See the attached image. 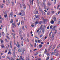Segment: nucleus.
Wrapping results in <instances>:
<instances>
[{
    "instance_id": "1a4fd4ad",
    "label": "nucleus",
    "mask_w": 60,
    "mask_h": 60,
    "mask_svg": "<svg viewBox=\"0 0 60 60\" xmlns=\"http://www.w3.org/2000/svg\"><path fill=\"white\" fill-rule=\"evenodd\" d=\"M52 45H51L50 47L49 48V49H48V50H50V49L51 48H52Z\"/></svg>"
},
{
    "instance_id": "052dcab7",
    "label": "nucleus",
    "mask_w": 60,
    "mask_h": 60,
    "mask_svg": "<svg viewBox=\"0 0 60 60\" xmlns=\"http://www.w3.org/2000/svg\"><path fill=\"white\" fill-rule=\"evenodd\" d=\"M7 50H6L5 51V53H6L7 52Z\"/></svg>"
},
{
    "instance_id": "0eeeda50",
    "label": "nucleus",
    "mask_w": 60,
    "mask_h": 60,
    "mask_svg": "<svg viewBox=\"0 0 60 60\" xmlns=\"http://www.w3.org/2000/svg\"><path fill=\"white\" fill-rule=\"evenodd\" d=\"M12 10L11 11V12L10 13V15L9 17H12Z\"/></svg>"
},
{
    "instance_id": "423d86ee",
    "label": "nucleus",
    "mask_w": 60,
    "mask_h": 60,
    "mask_svg": "<svg viewBox=\"0 0 60 60\" xmlns=\"http://www.w3.org/2000/svg\"><path fill=\"white\" fill-rule=\"evenodd\" d=\"M22 5L24 9H26V6L25 4H24V3H23H23Z\"/></svg>"
},
{
    "instance_id": "c03bdc74",
    "label": "nucleus",
    "mask_w": 60,
    "mask_h": 60,
    "mask_svg": "<svg viewBox=\"0 0 60 60\" xmlns=\"http://www.w3.org/2000/svg\"><path fill=\"white\" fill-rule=\"evenodd\" d=\"M59 8V5H58V6L57 9H58V8Z\"/></svg>"
},
{
    "instance_id": "864d4df0",
    "label": "nucleus",
    "mask_w": 60,
    "mask_h": 60,
    "mask_svg": "<svg viewBox=\"0 0 60 60\" xmlns=\"http://www.w3.org/2000/svg\"><path fill=\"white\" fill-rule=\"evenodd\" d=\"M11 60H13V59H13V58H12V57H11Z\"/></svg>"
},
{
    "instance_id": "6e6d98bb",
    "label": "nucleus",
    "mask_w": 60,
    "mask_h": 60,
    "mask_svg": "<svg viewBox=\"0 0 60 60\" xmlns=\"http://www.w3.org/2000/svg\"><path fill=\"white\" fill-rule=\"evenodd\" d=\"M50 60H54L53 59V58H52Z\"/></svg>"
},
{
    "instance_id": "a211bd4d",
    "label": "nucleus",
    "mask_w": 60,
    "mask_h": 60,
    "mask_svg": "<svg viewBox=\"0 0 60 60\" xmlns=\"http://www.w3.org/2000/svg\"><path fill=\"white\" fill-rule=\"evenodd\" d=\"M54 23V21L53 20H52L51 21V24H53Z\"/></svg>"
},
{
    "instance_id": "cd10ccee",
    "label": "nucleus",
    "mask_w": 60,
    "mask_h": 60,
    "mask_svg": "<svg viewBox=\"0 0 60 60\" xmlns=\"http://www.w3.org/2000/svg\"><path fill=\"white\" fill-rule=\"evenodd\" d=\"M20 22H19L18 23H17V25L19 26L20 25Z\"/></svg>"
},
{
    "instance_id": "a878e982",
    "label": "nucleus",
    "mask_w": 60,
    "mask_h": 60,
    "mask_svg": "<svg viewBox=\"0 0 60 60\" xmlns=\"http://www.w3.org/2000/svg\"><path fill=\"white\" fill-rule=\"evenodd\" d=\"M26 60L28 59V60H29V56H28V57L27 58H26Z\"/></svg>"
},
{
    "instance_id": "e2e57ef3",
    "label": "nucleus",
    "mask_w": 60,
    "mask_h": 60,
    "mask_svg": "<svg viewBox=\"0 0 60 60\" xmlns=\"http://www.w3.org/2000/svg\"><path fill=\"white\" fill-rule=\"evenodd\" d=\"M0 19H3V18L2 17H0Z\"/></svg>"
},
{
    "instance_id": "6e6552de",
    "label": "nucleus",
    "mask_w": 60,
    "mask_h": 60,
    "mask_svg": "<svg viewBox=\"0 0 60 60\" xmlns=\"http://www.w3.org/2000/svg\"><path fill=\"white\" fill-rule=\"evenodd\" d=\"M13 56L14 57H16V56H15V52H14L13 53Z\"/></svg>"
},
{
    "instance_id": "7c9ffc66",
    "label": "nucleus",
    "mask_w": 60,
    "mask_h": 60,
    "mask_svg": "<svg viewBox=\"0 0 60 60\" xmlns=\"http://www.w3.org/2000/svg\"><path fill=\"white\" fill-rule=\"evenodd\" d=\"M43 35L42 34L41 35H40V38H41L42 37Z\"/></svg>"
},
{
    "instance_id": "680f3d73",
    "label": "nucleus",
    "mask_w": 60,
    "mask_h": 60,
    "mask_svg": "<svg viewBox=\"0 0 60 60\" xmlns=\"http://www.w3.org/2000/svg\"><path fill=\"white\" fill-rule=\"evenodd\" d=\"M35 38H37V39H39V38L37 37L36 36Z\"/></svg>"
},
{
    "instance_id": "0e129e2a",
    "label": "nucleus",
    "mask_w": 60,
    "mask_h": 60,
    "mask_svg": "<svg viewBox=\"0 0 60 60\" xmlns=\"http://www.w3.org/2000/svg\"><path fill=\"white\" fill-rule=\"evenodd\" d=\"M27 36L28 37H29V34L28 33L27 34Z\"/></svg>"
},
{
    "instance_id": "412c9836",
    "label": "nucleus",
    "mask_w": 60,
    "mask_h": 60,
    "mask_svg": "<svg viewBox=\"0 0 60 60\" xmlns=\"http://www.w3.org/2000/svg\"><path fill=\"white\" fill-rule=\"evenodd\" d=\"M13 22V19H11V20L10 21L11 23H12Z\"/></svg>"
},
{
    "instance_id": "f3484780",
    "label": "nucleus",
    "mask_w": 60,
    "mask_h": 60,
    "mask_svg": "<svg viewBox=\"0 0 60 60\" xmlns=\"http://www.w3.org/2000/svg\"><path fill=\"white\" fill-rule=\"evenodd\" d=\"M38 6H39V4H40V1H39V0H38Z\"/></svg>"
},
{
    "instance_id": "39448f33",
    "label": "nucleus",
    "mask_w": 60,
    "mask_h": 60,
    "mask_svg": "<svg viewBox=\"0 0 60 60\" xmlns=\"http://www.w3.org/2000/svg\"><path fill=\"white\" fill-rule=\"evenodd\" d=\"M58 52H57V51H56V52L54 51L51 54V55H54V54H56V53H57Z\"/></svg>"
},
{
    "instance_id": "72a5a7b5",
    "label": "nucleus",
    "mask_w": 60,
    "mask_h": 60,
    "mask_svg": "<svg viewBox=\"0 0 60 60\" xmlns=\"http://www.w3.org/2000/svg\"><path fill=\"white\" fill-rule=\"evenodd\" d=\"M42 45H39V47L40 48H41L42 47Z\"/></svg>"
},
{
    "instance_id": "5701e85b",
    "label": "nucleus",
    "mask_w": 60,
    "mask_h": 60,
    "mask_svg": "<svg viewBox=\"0 0 60 60\" xmlns=\"http://www.w3.org/2000/svg\"><path fill=\"white\" fill-rule=\"evenodd\" d=\"M58 55H59V54H58V53H57L55 54V56H58Z\"/></svg>"
},
{
    "instance_id": "79ce46f5",
    "label": "nucleus",
    "mask_w": 60,
    "mask_h": 60,
    "mask_svg": "<svg viewBox=\"0 0 60 60\" xmlns=\"http://www.w3.org/2000/svg\"><path fill=\"white\" fill-rule=\"evenodd\" d=\"M38 22L37 21L35 22V23H36V24H38Z\"/></svg>"
},
{
    "instance_id": "de8ad7c7",
    "label": "nucleus",
    "mask_w": 60,
    "mask_h": 60,
    "mask_svg": "<svg viewBox=\"0 0 60 60\" xmlns=\"http://www.w3.org/2000/svg\"><path fill=\"white\" fill-rule=\"evenodd\" d=\"M35 42H36V43H37L38 42V41L36 40H35Z\"/></svg>"
},
{
    "instance_id": "f03ea898",
    "label": "nucleus",
    "mask_w": 60,
    "mask_h": 60,
    "mask_svg": "<svg viewBox=\"0 0 60 60\" xmlns=\"http://www.w3.org/2000/svg\"><path fill=\"white\" fill-rule=\"evenodd\" d=\"M47 52V49H45L44 52V53L45 54H46L47 55L49 56V54L48 52Z\"/></svg>"
},
{
    "instance_id": "3c124183",
    "label": "nucleus",
    "mask_w": 60,
    "mask_h": 60,
    "mask_svg": "<svg viewBox=\"0 0 60 60\" xmlns=\"http://www.w3.org/2000/svg\"><path fill=\"white\" fill-rule=\"evenodd\" d=\"M56 0H55V2H54V4H56Z\"/></svg>"
},
{
    "instance_id": "6ab92c4d",
    "label": "nucleus",
    "mask_w": 60,
    "mask_h": 60,
    "mask_svg": "<svg viewBox=\"0 0 60 60\" xmlns=\"http://www.w3.org/2000/svg\"><path fill=\"white\" fill-rule=\"evenodd\" d=\"M56 26H55L53 27V28H52V30H55V28H56Z\"/></svg>"
},
{
    "instance_id": "5fc2aeb1",
    "label": "nucleus",
    "mask_w": 60,
    "mask_h": 60,
    "mask_svg": "<svg viewBox=\"0 0 60 60\" xmlns=\"http://www.w3.org/2000/svg\"><path fill=\"white\" fill-rule=\"evenodd\" d=\"M49 59V56H48L47 57V58L46 59Z\"/></svg>"
},
{
    "instance_id": "37998d69",
    "label": "nucleus",
    "mask_w": 60,
    "mask_h": 60,
    "mask_svg": "<svg viewBox=\"0 0 60 60\" xmlns=\"http://www.w3.org/2000/svg\"><path fill=\"white\" fill-rule=\"evenodd\" d=\"M52 38H54V37L55 36V35H54V34H52Z\"/></svg>"
},
{
    "instance_id": "4be33fe9",
    "label": "nucleus",
    "mask_w": 60,
    "mask_h": 60,
    "mask_svg": "<svg viewBox=\"0 0 60 60\" xmlns=\"http://www.w3.org/2000/svg\"><path fill=\"white\" fill-rule=\"evenodd\" d=\"M19 33L20 34L21 33V29L19 30Z\"/></svg>"
},
{
    "instance_id": "bf43d9fd",
    "label": "nucleus",
    "mask_w": 60,
    "mask_h": 60,
    "mask_svg": "<svg viewBox=\"0 0 60 60\" xmlns=\"http://www.w3.org/2000/svg\"><path fill=\"white\" fill-rule=\"evenodd\" d=\"M49 26H48L47 28V29H49Z\"/></svg>"
},
{
    "instance_id": "09e8293b",
    "label": "nucleus",
    "mask_w": 60,
    "mask_h": 60,
    "mask_svg": "<svg viewBox=\"0 0 60 60\" xmlns=\"http://www.w3.org/2000/svg\"><path fill=\"white\" fill-rule=\"evenodd\" d=\"M11 53V52L10 51H9L8 52V54H10Z\"/></svg>"
},
{
    "instance_id": "473e14b6",
    "label": "nucleus",
    "mask_w": 60,
    "mask_h": 60,
    "mask_svg": "<svg viewBox=\"0 0 60 60\" xmlns=\"http://www.w3.org/2000/svg\"><path fill=\"white\" fill-rule=\"evenodd\" d=\"M50 12H47V15H49L50 14Z\"/></svg>"
},
{
    "instance_id": "4d7b16f0",
    "label": "nucleus",
    "mask_w": 60,
    "mask_h": 60,
    "mask_svg": "<svg viewBox=\"0 0 60 60\" xmlns=\"http://www.w3.org/2000/svg\"><path fill=\"white\" fill-rule=\"evenodd\" d=\"M38 42H39V43H40L41 42V41L40 40H39L38 41Z\"/></svg>"
},
{
    "instance_id": "4c0bfd02",
    "label": "nucleus",
    "mask_w": 60,
    "mask_h": 60,
    "mask_svg": "<svg viewBox=\"0 0 60 60\" xmlns=\"http://www.w3.org/2000/svg\"><path fill=\"white\" fill-rule=\"evenodd\" d=\"M38 18H40V16L39 15H38Z\"/></svg>"
},
{
    "instance_id": "4468645a",
    "label": "nucleus",
    "mask_w": 60,
    "mask_h": 60,
    "mask_svg": "<svg viewBox=\"0 0 60 60\" xmlns=\"http://www.w3.org/2000/svg\"><path fill=\"white\" fill-rule=\"evenodd\" d=\"M39 52H36V54H34V55L35 56H37L38 55V54Z\"/></svg>"
},
{
    "instance_id": "9d476101",
    "label": "nucleus",
    "mask_w": 60,
    "mask_h": 60,
    "mask_svg": "<svg viewBox=\"0 0 60 60\" xmlns=\"http://www.w3.org/2000/svg\"><path fill=\"white\" fill-rule=\"evenodd\" d=\"M30 4H31V3H32V4H33V2H34V0H30Z\"/></svg>"
},
{
    "instance_id": "c756f323",
    "label": "nucleus",
    "mask_w": 60,
    "mask_h": 60,
    "mask_svg": "<svg viewBox=\"0 0 60 60\" xmlns=\"http://www.w3.org/2000/svg\"><path fill=\"white\" fill-rule=\"evenodd\" d=\"M2 34L4 36V32H2Z\"/></svg>"
},
{
    "instance_id": "8fccbe9b",
    "label": "nucleus",
    "mask_w": 60,
    "mask_h": 60,
    "mask_svg": "<svg viewBox=\"0 0 60 60\" xmlns=\"http://www.w3.org/2000/svg\"><path fill=\"white\" fill-rule=\"evenodd\" d=\"M22 28L23 30H24V29H25V28H24V26L22 27Z\"/></svg>"
},
{
    "instance_id": "f257e3e1",
    "label": "nucleus",
    "mask_w": 60,
    "mask_h": 60,
    "mask_svg": "<svg viewBox=\"0 0 60 60\" xmlns=\"http://www.w3.org/2000/svg\"><path fill=\"white\" fill-rule=\"evenodd\" d=\"M44 2H43V5H44V8L45 9H46V4H45V3L44 2H45L46 0H44L43 1Z\"/></svg>"
},
{
    "instance_id": "f8f14e48",
    "label": "nucleus",
    "mask_w": 60,
    "mask_h": 60,
    "mask_svg": "<svg viewBox=\"0 0 60 60\" xmlns=\"http://www.w3.org/2000/svg\"><path fill=\"white\" fill-rule=\"evenodd\" d=\"M12 35H13V38H14H14L15 39V37L14 35H15V34H13V33H12Z\"/></svg>"
},
{
    "instance_id": "dca6fc26",
    "label": "nucleus",
    "mask_w": 60,
    "mask_h": 60,
    "mask_svg": "<svg viewBox=\"0 0 60 60\" xmlns=\"http://www.w3.org/2000/svg\"><path fill=\"white\" fill-rule=\"evenodd\" d=\"M43 22H42V21H41L39 22H38V24H41Z\"/></svg>"
},
{
    "instance_id": "c9c22d12",
    "label": "nucleus",
    "mask_w": 60,
    "mask_h": 60,
    "mask_svg": "<svg viewBox=\"0 0 60 60\" xmlns=\"http://www.w3.org/2000/svg\"><path fill=\"white\" fill-rule=\"evenodd\" d=\"M53 27V26L52 25H51L50 26V28L51 29H52V28Z\"/></svg>"
},
{
    "instance_id": "20e7f679",
    "label": "nucleus",
    "mask_w": 60,
    "mask_h": 60,
    "mask_svg": "<svg viewBox=\"0 0 60 60\" xmlns=\"http://www.w3.org/2000/svg\"><path fill=\"white\" fill-rule=\"evenodd\" d=\"M25 51V50H22L21 52V54L22 55H23L24 54V51Z\"/></svg>"
},
{
    "instance_id": "c85d7f7f",
    "label": "nucleus",
    "mask_w": 60,
    "mask_h": 60,
    "mask_svg": "<svg viewBox=\"0 0 60 60\" xmlns=\"http://www.w3.org/2000/svg\"><path fill=\"white\" fill-rule=\"evenodd\" d=\"M1 47H2V48H3L4 47V45L3 44L2 45H1Z\"/></svg>"
},
{
    "instance_id": "a18cd8bd",
    "label": "nucleus",
    "mask_w": 60,
    "mask_h": 60,
    "mask_svg": "<svg viewBox=\"0 0 60 60\" xmlns=\"http://www.w3.org/2000/svg\"><path fill=\"white\" fill-rule=\"evenodd\" d=\"M5 41L6 42H8V40H7V39H5Z\"/></svg>"
},
{
    "instance_id": "7ed1b4c3",
    "label": "nucleus",
    "mask_w": 60,
    "mask_h": 60,
    "mask_svg": "<svg viewBox=\"0 0 60 60\" xmlns=\"http://www.w3.org/2000/svg\"><path fill=\"white\" fill-rule=\"evenodd\" d=\"M48 20L47 19H43V22L44 24H46L45 22H47V21Z\"/></svg>"
},
{
    "instance_id": "49530a36",
    "label": "nucleus",
    "mask_w": 60,
    "mask_h": 60,
    "mask_svg": "<svg viewBox=\"0 0 60 60\" xmlns=\"http://www.w3.org/2000/svg\"><path fill=\"white\" fill-rule=\"evenodd\" d=\"M27 41L28 42H29V40L28 39V38H27Z\"/></svg>"
},
{
    "instance_id": "9b49d317",
    "label": "nucleus",
    "mask_w": 60,
    "mask_h": 60,
    "mask_svg": "<svg viewBox=\"0 0 60 60\" xmlns=\"http://www.w3.org/2000/svg\"><path fill=\"white\" fill-rule=\"evenodd\" d=\"M16 46L18 48H19V47H20V45H19V44H17L16 45Z\"/></svg>"
},
{
    "instance_id": "aec40b11",
    "label": "nucleus",
    "mask_w": 60,
    "mask_h": 60,
    "mask_svg": "<svg viewBox=\"0 0 60 60\" xmlns=\"http://www.w3.org/2000/svg\"><path fill=\"white\" fill-rule=\"evenodd\" d=\"M22 57H23V56H21L20 57L19 59L21 60L22 59Z\"/></svg>"
},
{
    "instance_id": "603ef678",
    "label": "nucleus",
    "mask_w": 60,
    "mask_h": 60,
    "mask_svg": "<svg viewBox=\"0 0 60 60\" xmlns=\"http://www.w3.org/2000/svg\"><path fill=\"white\" fill-rule=\"evenodd\" d=\"M23 21H21V24L22 25V23H23Z\"/></svg>"
},
{
    "instance_id": "338daca9",
    "label": "nucleus",
    "mask_w": 60,
    "mask_h": 60,
    "mask_svg": "<svg viewBox=\"0 0 60 60\" xmlns=\"http://www.w3.org/2000/svg\"><path fill=\"white\" fill-rule=\"evenodd\" d=\"M38 60H41V58H38Z\"/></svg>"
},
{
    "instance_id": "a19ab883",
    "label": "nucleus",
    "mask_w": 60,
    "mask_h": 60,
    "mask_svg": "<svg viewBox=\"0 0 60 60\" xmlns=\"http://www.w3.org/2000/svg\"><path fill=\"white\" fill-rule=\"evenodd\" d=\"M12 5H14V3L13 2H12Z\"/></svg>"
},
{
    "instance_id": "69168bd1",
    "label": "nucleus",
    "mask_w": 60,
    "mask_h": 60,
    "mask_svg": "<svg viewBox=\"0 0 60 60\" xmlns=\"http://www.w3.org/2000/svg\"><path fill=\"white\" fill-rule=\"evenodd\" d=\"M42 55L41 54H40L39 55V56H41Z\"/></svg>"
},
{
    "instance_id": "ddd939ff",
    "label": "nucleus",
    "mask_w": 60,
    "mask_h": 60,
    "mask_svg": "<svg viewBox=\"0 0 60 60\" xmlns=\"http://www.w3.org/2000/svg\"><path fill=\"white\" fill-rule=\"evenodd\" d=\"M47 4L49 6L50 5H51V3H50L49 2Z\"/></svg>"
},
{
    "instance_id": "393cba45",
    "label": "nucleus",
    "mask_w": 60,
    "mask_h": 60,
    "mask_svg": "<svg viewBox=\"0 0 60 60\" xmlns=\"http://www.w3.org/2000/svg\"><path fill=\"white\" fill-rule=\"evenodd\" d=\"M7 14H6L4 15V17L5 18H6V17H7Z\"/></svg>"
},
{
    "instance_id": "e433bc0d",
    "label": "nucleus",
    "mask_w": 60,
    "mask_h": 60,
    "mask_svg": "<svg viewBox=\"0 0 60 60\" xmlns=\"http://www.w3.org/2000/svg\"><path fill=\"white\" fill-rule=\"evenodd\" d=\"M1 43H3V40H2L1 39Z\"/></svg>"
},
{
    "instance_id": "2f4dec72",
    "label": "nucleus",
    "mask_w": 60,
    "mask_h": 60,
    "mask_svg": "<svg viewBox=\"0 0 60 60\" xmlns=\"http://www.w3.org/2000/svg\"><path fill=\"white\" fill-rule=\"evenodd\" d=\"M21 50H20V49H18V51L19 52H21Z\"/></svg>"
},
{
    "instance_id": "b1692460",
    "label": "nucleus",
    "mask_w": 60,
    "mask_h": 60,
    "mask_svg": "<svg viewBox=\"0 0 60 60\" xmlns=\"http://www.w3.org/2000/svg\"><path fill=\"white\" fill-rule=\"evenodd\" d=\"M16 47H15L14 49H13L12 50L13 51V50H14V51H15L16 50Z\"/></svg>"
},
{
    "instance_id": "bb28decb",
    "label": "nucleus",
    "mask_w": 60,
    "mask_h": 60,
    "mask_svg": "<svg viewBox=\"0 0 60 60\" xmlns=\"http://www.w3.org/2000/svg\"><path fill=\"white\" fill-rule=\"evenodd\" d=\"M54 21H56V17H55V16L54 17Z\"/></svg>"
},
{
    "instance_id": "58836bf2",
    "label": "nucleus",
    "mask_w": 60,
    "mask_h": 60,
    "mask_svg": "<svg viewBox=\"0 0 60 60\" xmlns=\"http://www.w3.org/2000/svg\"><path fill=\"white\" fill-rule=\"evenodd\" d=\"M39 29H40L39 28L38 29L37 31V33H38L39 31Z\"/></svg>"
},
{
    "instance_id": "ea45409f",
    "label": "nucleus",
    "mask_w": 60,
    "mask_h": 60,
    "mask_svg": "<svg viewBox=\"0 0 60 60\" xmlns=\"http://www.w3.org/2000/svg\"><path fill=\"white\" fill-rule=\"evenodd\" d=\"M42 26H43L42 25H41V26H40V29H41V28H42Z\"/></svg>"
},
{
    "instance_id": "2eb2a0df",
    "label": "nucleus",
    "mask_w": 60,
    "mask_h": 60,
    "mask_svg": "<svg viewBox=\"0 0 60 60\" xmlns=\"http://www.w3.org/2000/svg\"><path fill=\"white\" fill-rule=\"evenodd\" d=\"M23 41H21V45L22 46H23Z\"/></svg>"
},
{
    "instance_id": "13d9d810",
    "label": "nucleus",
    "mask_w": 60,
    "mask_h": 60,
    "mask_svg": "<svg viewBox=\"0 0 60 60\" xmlns=\"http://www.w3.org/2000/svg\"><path fill=\"white\" fill-rule=\"evenodd\" d=\"M0 7H1V8H3V6L1 5L0 6Z\"/></svg>"
},
{
    "instance_id": "f704fd0d",
    "label": "nucleus",
    "mask_w": 60,
    "mask_h": 60,
    "mask_svg": "<svg viewBox=\"0 0 60 60\" xmlns=\"http://www.w3.org/2000/svg\"><path fill=\"white\" fill-rule=\"evenodd\" d=\"M31 26L32 27H34V25L32 24L31 25Z\"/></svg>"
},
{
    "instance_id": "774afa93",
    "label": "nucleus",
    "mask_w": 60,
    "mask_h": 60,
    "mask_svg": "<svg viewBox=\"0 0 60 60\" xmlns=\"http://www.w3.org/2000/svg\"><path fill=\"white\" fill-rule=\"evenodd\" d=\"M35 60H39V58H37Z\"/></svg>"
}]
</instances>
